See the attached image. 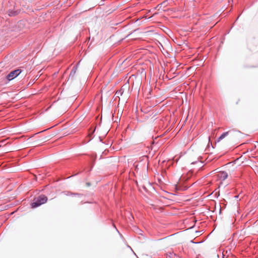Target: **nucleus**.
<instances>
[{
	"mask_svg": "<svg viewBox=\"0 0 258 258\" xmlns=\"http://www.w3.org/2000/svg\"><path fill=\"white\" fill-rule=\"evenodd\" d=\"M47 201V198L44 195H41L34 199L31 203V207L35 208L40 206V205L45 203Z\"/></svg>",
	"mask_w": 258,
	"mask_h": 258,
	"instance_id": "f257e3e1",
	"label": "nucleus"
},
{
	"mask_svg": "<svg viewBox=\"0 0 258 258\" xmlns=\"http://www.w3.org/2000/svg\"><path fill=\"white\" fill-rule=\"evenodd\" d=\"M240 132L239 131H237L235 130H232L222 134L221 136L219 138L218 141H220V140L223 139L225 137L228 135H230L232 138H234L236 134H239Z\"/></svg>",
	"mask_w": 258,
	"mask_h": 258,
	"instance_id": "f03ea898",
	"label": "nucleus"
},
{
	"mask_svg": "<svg viewBox=\"0 0 258 258\" xmlns=\"http://www.w3.org/2000/svg\"><path fill=\"white\" fill-rule=\"evenodd\" d=\"M20 71L19 70H15L14 71L11 72L9 74H8L7 76V78L9 81L13 80L14 78H16L20 73Z\"/></svg>",
	"mask_w": 258,
	"mask_h": 258,
	"instance_id": "7ed1b4c3",
	"label": "nucleus"
},
{
	"mask_svg": "<svg viewBox=\"0 0 258 258\" xmlns=\"http://www.w3.org/2000/svg\"><path fill=\"white\" fill-rule=\"evenodd\" d=\"M217 175L218 178L222 180L226 179L228 177L227 173L224 171L219 172Z\"/></svg>",
	"mask_w": 258,
	"mask_h": 258,
	"instance_id": "20e7f679",
	"label": "nucleus"
},
{
	"mask_svg": "<svg viewBox=\"0 0 258 258\" xmlns=\"http://www.w3.org/2000/svg\"><path fill=\"white\" fill-rule=\"evenodd\" d=\"M181 180V177H180L178 179V181L177 182L176 184H175V188L176 189H180Z\"/></svg>",
	"mask_w": 258,
	"mask_h": 258,
	"instance_id": "39448f33",
	"label": "nucleus"
},
{
	"mask_svg": "<svg viewBox=\"0 0 258 258\" xmlns=\"http://www.w3.org/2000/svg\"><path fill=\"white\" fill-rule=\"evenodd\" d=\"M77 72V68H73V69L71 71V72L70 73V77H73L76 73Z\"/></svg>",
	"mask_w": 258,
	"mask_h": 258,
	"instance_id": "423d86ee",
	"label": "nucleus"
},
{
	"mask_svg": "<svg viewBox=\"0 0 258 258\" xmlns=\"http://www.w3.org/2000/svg\"><path fill=\"white\" fill-rule=\"evenodd\" d=\"M123 87H121V88L118 90V91L116 92V94L117 95H122L123 93Z\"/></svg>",
	"mask_w": 258,
	"mask_h": 258,
	"instance_id": "0eeeda50",
	"label": "nucleus"
},
{
	"mask_svg": "<svg viewBox=\"0 0 258 258\" xmlns=\"http://www.w3.org/2000/svg\"><path fill=\"white\" fill-rule=\"evenodd\" d=\"M90 185H91L90 183H89V182H87L86 183V185L87 186H89Z\"/></svg>",
	"mask_w": 258,
	"mask_h": 258,
	"instance_id": "6e6552de",
	"label": "nucleus"
}]
</instances>
